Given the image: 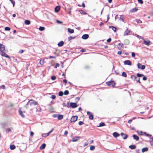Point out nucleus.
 <instances>
[{
	"instance_id": "61",
	"label": "nucleus",
	"mask_w": 153,
	"mask_h": 153,
	"mask_svg": "<svg viewBox=\"0 0 153 153\" xmlns=\"http://www.w3.org/2000/svg\"><path fill=\"white\" fill-rule=\"evenodd\" d=\"M76 101H79L80 100V97H77L75 98Z\"/></svg>"
},
{
	"instance_id": "58",
	"label": "nucleus",
	"mask_w": 153,
	"mask_h": 153,
	"mask_svg": "<svg viewBox=\"0 0 153 153\" xmlns=\"http://www.w3.org/2000/svg\"><path fill=\"white\" fill-rule=\"evenodd\" d=\"M149 143L152 146H153V140H150Z\"/></svg>"
},
{
	"instance_id": "9",
	"label": "nucleus",
	"mask_w": 153,
	"mask_h": 153,
	"mask_svg": "<svg viewBox=\"0 0 153 153\" xmlns=\"http://www.w3.org/2000/svg\"><path fill=\"white\" fill-rule=\"evenodd\" d=\"M121 135L123 137V139L124 140L126 139L128 137V135L125 134L123 133H121Z\"/></svg>"
},
{
	"instance_id": "28",
	"label": "nucleus",
	"mask_w": 153,
	"mask_h": 153,
	"mask_svg": "<svg viewBox=\"0 0 153 153\" xmlns=\"http://www.w3.org/2000/svg\"><path fill=\"white\" fill-rule=\"evenodd\" d=\"M109 28H111V29L114 32H116V28L114 27V26H109Z\"/></svg>"
},
{
	"instance_id": "29",
	"label": "nucleus",
	"mask_w": 153,
	"mask_h": 153,
	"mask_svg": "<svg viewBox=\"0 0 153 153\" xmlns=\"http://www.w3.org/2000/svg\"><path fill=\"white\" fill-rule=\"evenodd\" d=\"M137 77L139 78L140 77L143 76L144 75L139 73H137Z\"/></svg>"
},
{
	"instance_id": "16",
	"label": "nucleus",
	"mask_w": 153,
	"mask_h": 153,
	"mask_svg": "<svg viewBox=\"0 0 153 153\" xmlns=\"http://www.w3.org/2000/svg\"><path fill=\"white\" fill-rule=\"evenodd\" d=\"M19 114L23 118L25 116V115L23 114L22 111L19 109Z\"/></svg>"
},
{
	"instance_id": "55",
	"label": "nucleus",
	"mask_w": 153,
	"mask_h": 153,
	"mask_svg": "<svg viewBox=\"0 0 153 153\" xmlns=\"http://www.w3.org/2000/svg\"><path fill=\"white\" fill-rule=\"evenodd\" d=\"M58 114H54L52 115V117L54 118H56L57 117H58Z\"/></svg>"
},
{
	"instance_id": "46",
	"label": "nucleus",
	"mask_w": 153,
	"mask_h": 153,
	"mask_svg": "<svg viewBox=\"0 0 153 153\" xmlns=\"http://www.w3.org/2000/svg\"><path fill=\"white\" fill-rule=\"evenodd\" d=\"M141 67L140 69H141L142 70H143L145 68V65H141Z\"/></svg>"
},
{
	"instance_id": "8",
	"label": "nucleus",
	"mask_w": 153,
	"mask_h": 153,
	"mask_svg": "<svg viewBox=\"0 0 153 153\" xmlns=\"http://www.w3.org/2000/svg\"><path fill=\"white\" fill-rule=\"evenodd\" d=\"M1 52V53H0V54L2 56L7 57L8 58H10V57L7 54H6L5 52H4L3 51Z\"/></svg>"
},
{
	"instance_id": "44",
	"label": "nucleus",
	"mask_w": 153,
	"mask_h": 153,
	"mask_svg": "<svg viewBox=\"0 0 153 153\" xmlns=\"http://www.w3.org/2000/svg\"><path fill=\"white\" fill-rule=\"evenodd\" d=\"M118 45L121 48H123V44L122 43H119Z\"/></svg>"
},
{
	"instance_id": "48",
	"label": "nucleus",
	"mask_w": 153,
	"mask_h": 153,
	"mask_svg": "<svg viewBox=\"0 0 153 153\" xmlns=\"http://www.w3.org/2000/svg\"><path fill=\"white\" fill-rule=\"evenodd\" d=\"M48 134V133H47L46 134H42V136L43 137H46V136H48L49 135L47 134Z\"/></svg>"
},
{
	"instance_id": "50",
	"label": "nucleus",
	"mask_w": 153,
	"mask_h": 153,
	"mask_svg": "<svg viewBox=\"0 0 153 153\" xmlns=\"http://www.w3.org/2000/svg\"><path fill=\"white\" fill-rule=\"evenodd\" d=\"M6 131H7L8 132H10L11 131V128H8L6 129Z\"/></svg>"
},
{
	"instance_id": "45",
	"label": "nucleus",
	"mask_w": 153,
	"mask_h": 153,
	"mask_svg": "<svg viewBox=\"0 0 153 153\" xmlns=\"http://www.w3.org/2000/svg\"><path fill=\"white\" fill-rule=\"evenodd\" d=\"M56 76H52L51 77V79H52V80H55L56 79Z\"/></svg>"
},
{
	"instance_id": "31",
	"label": "nucleus",
	"mask_w": 153,
	"mask_h": 153,
	"mask_svg": "<svg viewBox=\"0 0 153 153\" xmlns=\"http://www.w3.org/2000/svg\"><path fill=\"white\" fill-rule=\"evenodd\" d=\"M44 59H41L40 61V63L41 65H43L44 63Z\"/></svg>"
},
{
	"instance_id": "17",
	"label": "nucleus",
	"mask_w": 153,
	"mask_h": 153,
	"mask_svg": "<svg viewBox=\"0 0 153 153\" xmlns=\"http://www.w3.org/2000/svg\"><path fill=\"white\" fill-rule=\"evenodd\" d=\"M133 137L134 139L137 141L139 140V137L135 134L133 135Z\"/></svg>"
},
{
	"instance_id": "1",
	"label": "nucleus",
	"mask_w": 153,
	"mask_h": 153,
	"mask_svg": "<svg viewBox=\"0 0 153 153\" xmlns=\"http://www.w3.org/2000/svg\"><path fill=\"white\" fill-rule=\"evenodd\" d=\"M131 78L133 80H135L136 81L138 82L140 84L141 83V82L140 81V78L137 77V76H135L134 75H132L131 76Z\"/></svg>"
},
{
	"instance_id": "43",
	"label": "nucleus",
	"mask_w": 153,
	"mask_h": 153,
	"mask_svg": "<svg viewBox=\"0 0 153 153\" xmlns=\"http://www.w3.org/2000/svg\"><path fill=\"white\" fill-rule=\"evenodd\" d=\"M0 88L1 89H4L5 88V86L4 85H2L0 86Z\"/></svg>"
},
{
	"instance_id": "63",
	"label": "nucleus",
	"mask_w": 153,
	"mask_h": 153,
	"mask_svg": "<svg viewBox=\"0 0 153 153\" xmlns=\"http://www.w3.org/2000/svg\"><path fill=\"white\" fill-rule=\"evenodd\" d=\"M147 78L146 76H143V80H147Z\"/></svg>"
},
{
	"instance_id": "52",
	"label": "nucleus",
	"mask_w": 153,
	"mask_h": 153,
	"mask_svg": "<svg viewBox=\"0 0 153 153\" xmlns=\"http://www.w3.org/2000/svg\"><path fill=\"white\" fill-rule=\"evenodd\" d=\"M11 2V3L13 4V7L14 6L15 2L13 1V0H9Z\"/></svg>"
},
{
	"instance_id": "35",
	"label": "nucleus",
	"mask_w": 153,
	"mask_h": 153,
	"mask_svg": "<svg viewBox=\"0 0 153 153\" xmlns=\"http://www.w3.org/2000/svg\"><path fill=\"white\" fill-rule=\"evenodd\" d=\"M95 149V147L94 146H91L90 147V150L92 151L94 150Z\"/></svg>"
},
{
	"instance_id": "11",
	"label": "nucleus",
	"mask_w": 153,
	"mask_h": 153,
	"mask_svg": "<svg viewBox=\"0 0 153 153\" xmlns=\"http://www.w3.org/2000/svg\"><path fill=\"white\" fill-rule=\"evenodd\" d=\"M80 138V137H75L72 139V141L76 142Z\"/></svg>"
},
{
	"instance_id": "39",
	"label": "nucleus",
	"mask_w": 153,
	"mask_h": 153,
	"mask_svg": "<svg viewBox=\"0 0 153 153\" xmlns=\"http://www.w3.org/2000/svg\"><path fill=\"white\" fill-rule=\"evenodd\" d=\"M136 36L137 37L138 39H142L143 40L144 39L143 37H142L141 36H140L139 35H136Z\"/></svg>"
},
{
	"instance_id": "56",
	"label": "nucleus",
	"mask_w": 153,
	"mask_h": 153,
	"mask_svg": "<svg viewBox=\"0 0 153 153\" xmlns=\"http://www.w3.org/2000/svg\"><path fill=\"white\" fill-rule=\"evenodd\" d=\"M139 3L141 4H142L143 3V1L142 0H137Z\"/></svg>"
},
{
	"instance_id": "42",
	"label": "nucleus",
	"mask_w": 153,
	"mask_h": 153,
	"mask_svg": "<svg viewBox=\"0 0 153 153\" xmlns=\"http://www.w3.org/2000/svg\"><path fill=\"white\" fill-rule=\"evenodd\" d=\"M136 21L138 24L141 23L142 22V21L139 19H137Z\"/></svg>"
},
{
	"instance_id": "37",
	"label": "nucleus",
	"mask_w": 153,
	"mask_h": 153,
	"mask_svg": "<svg viewBox=\"0 0 153 153\" xmlns=\"http://www.w3.org/2000/svg\"><path fill=\"white\" fill-rule=\"evenodd\" d=\"M45 27H40L39 29L40 31H43L45 30Z\"/></svg>"
},
{
	"instance_id": "13",
	"label": "nucleus",
	"mask_w": 153,
	"mask_h": 153,
	"mask_svg": "<svg viewBox=\"0 0 153 153\" xmlns=\"http://www.w3.org/2000/svg\"><path fill=\"white\" fill-rule=\"evenodd\" d=\"M32 101V102H30V105H38V103L37 102L34 101L33 100Z\"/></svg>"
},
{
	"instance_id": "33",
	"label": "nucleus",
	"mask_w": 153,
	"mask_h": 153,
	"mask_svg": "<svg viewBox=\"0 0 153 153\" xmlns=\"http://www.w3.org/2000/svg\"><path fill=\"white\" fill-rule=\"evenodd\" d=\"M122 75L124 77H126L127 76V74L126 73L124 72H123L122 73Z\"/></svg>"
},
{
	"instance_id": "12",
	"label": "nucleus",
	"mask_w": 153,
	"mask_h": 153,
	"mask_svg": "<svg viewBox=\"0 0 153 153\" xmlns=\"http://www.w3.org/2000/svg\"><path fill=\"white\" fill-rule=\"evenodd\" d=\"M89 37V35L87 34H85L82 35V38L84 39H86Z\"/></svg>"
},
{
	"instance_id": "22",
	"label": "nucleus",
	"mask_w": 153,
	"mask_h": 153,
	"mask_svg": "<svg viewBox=\"0 0 153 153\" xmlns=\"http://www.w3.org/2000/svg\"><path fill=\"white\" fill-rule=\"evenodd\" d=\"M68 32L71 33H74V30L70 28H68Z\"/></svg>"
},
{
	"instance_id": "32",
	"label": "nucleus",
	"mask_w": 153,
	"mask_h": 153,
	"mask_svg": "<svg viewBox=\"0 0 153 153\" xmlns=\"http://www.w3.org/2000/svg\"><path fill=\"white\" fill-rule=\"evenodd\" d=\"M143 134H145L146 136H148L150 137H151L152 136L151 135L149 134H147L146 132H144Z\"/></svg>"
},
{
	"instance_id": "15",
	"label": "nucleus",
	"mask_w": 153,
	"mask_h": 153,
	"mask_svg": "<svg viewBox=\"0 0 153 153\" xmlns=\"http://www.w3.org/2000/svg\"><path fill=\"white\" fill-rule=\"evenodd\" d=\"M60 6H57L55 8V11L56 12H57L60 10Z\"/></svg>"
},
{
	"instance_id": "23",
	"label": "nucleus",
	"mask_w": 153,
	"mask_h": 153,
	"mask_svg": "<svg viewBox=\"0 0 153 153\" xmlns=\"http://www.w3.org/2000/svg\"><path fill=\"white\" fill-rule=\"evenodd\" d=\"M148 148L147 147H145L143 148L142 149V152L143 153L145 152H147L148 151Z\"/></svg>"
},
{
	"instance_id": "14",
	"label": "nucleus",
	"mask_w": 153,
	"mask_h": 153,
	"mask_svg": "<svg viewBox=\"0 0 153 153\" xmlns=\"http://www.w3.org/2000/svg\"><path fill=\"white\" fill-rule=\"evenodd\" d=\"M114 82V81L111 80L108 82H106V84L108 86L111 85L112 84H113Z\"/></svg>"
},
{
	"instance_id": "27",
	"label": "nucleus",
	"mask_w": 153,
	"mask_h": 153,
	"mask_svg": "<svg viewBox=\"0 0 153 153\" xmlns=\"http://www.w3.org/2000/svg\"><path fill=\"white\" fill-rule=\"evenodd\" d=\"M80 13L81 14H83L84 15H85L87 14V13L85 12V11H83V10H80L79 11Z\"/></svg>"
},
{
	"instance_id": "41",
	"label": "nucleus",
	"mask_w": 153,
	"mask_h": 153,
	"mask_svg": "<svg viewBox=\"0 0 153 153\" xmlns=\"http://www.w3.org/2000/svg\"><path fill=\"white\" fill-rule=\"evenodd\" d=\"M4 29L6 31H9L10 30V28L9 27H7L5 28Z\"/></svg>"
},
{
	"instance_id": "40",
	"label": "nucleus",
	"mask_w": 153,
	"mask_h": 153,
	"mask_svg": "<svg viewBox=\"0 0 153 153\" xmlns=\"http://www.w3.org/2000/svg\"><path fill=\"white\" fill-rule=\"evenodd\" d=\"M64 94L65 95H67L69 94V91L68 90H65Z\"/></svg>"
},
{
	"instance_id": "26",
	"label": "nucleus",
	"mask_w": 153,
	"mask_h": 153,
	"mask_svg": "<svg viewBox=\"0 0 153 153\" xmlns=\"http://www.w3.org/2000/svg\"><path fill=\"white\" fill-rule=\"evenodd\" d=\"M63 118V115H58V119L59 120L62 119Z\"/></svg>"
},
{
	"instance_id": "20",
	"label": "nucleus",
	"mask_w": 153,
	"mask_h": 153,
	"mask_svg": "<svg viewBox=\"0 0 153 153\" xmlns=\"http://www.w3.org/2000/svg\"><path fill=\"white\" fill-rule=\"evenodd\" d=\"M46 146V144L45 143H43L40 147V149L41 150L45 148Z\"/></svg>"
},
{
	"instance_id": "62",
	"label": "nucleus",
	"mask_w": 153,
	"mask_h": 153,
	"mask_svg": "<svg viewBox=\"0 0 153 153\" xmlns=\"http://www.w3.org/2000/svg\"><path fill=\"white\" fill-rule=\"evenodd\" d=\"M49 58L50 59H52V58L55 59L56 58V56H50L49 57Z\"/></svg>"
},
{
	"instance_id": "47",
	"label": "nucleus",
	"mask_w": 153,
	"mask_h": 153,
	"mask_svg": "<svg viewBox=\"0 0 153 153\" xmlns=\"http://www.w3.org/2000/svg\"><path fill=\"white\" fill-rule=\"evenodd\" d=\"M59 63H56L54 66V68H56L57 67H59Z\"/></svg>"
},
{
	"instance_id": "6",
	"label": "nucleus",
	"mask_w": 153,
	"mask_h": 153,
	"mask_svg": "<svg viewBox=\"0 0 153 153\" xmlns=\"http://www.w3.org/2000/svg\"><path fill=\"white\" fill-rule=\"evenodd\" d=\"M124 64L125 65H131V62L129 60H126L124 62Z\"/></svg>"
},
{
	"instance_id": "34",
	"label": "nucleus",
	"mask_w": 153,
	"mask_h": 153,
	"mask_svg": "<svg viewBox=\"0 0 153 153\" xmlns=\"http://www.w3.org/2000/svg\"><path fill=\"white\" fill-rule=\"evenodd\" d=\"M63 94V93L62 91H60L59 93V96L60 97L62 96Z\"/></svg>"
},
{
	"instance_id": "3",
	"label": "nucleus",
	"mask_w": 153,
	"mask_h": 153,
	"mask_svg": "<svg viewBox=\"0 0 153 153\" xmlns=\"http://www.w3.org/2000/svg\"><path fill=\"white\" fill-rule=\"evenodd\" d=\"M78 117L76 116H73L71 119V122H75L77 120Z\"/></svg>"
},
{
	"instance_id": "25",
	"label": "nucleus",
	"mask_w": 153,
	"mask_h": 153,
	"mask_svg": "<svg viewBox=\"0 0 153 153\" xmlns=\"http://www.w3.org/2000/svg\"><path fill=\"white\" fill-rule=\"evenodd\" d=\"M10 148L11 150H13L16 148V146L14 145H11L10 146Z\"/></svg>"
},
{
	"instance_id": "2",
	"label": "nucleus",
	"mask_w": 153,
	"mask_h": 153,
	"mask_svg": "<svg viewBox=\"0 0 153 153\" xmlns=\"http://www.w3.org/2000/svg\"><path fill=\"white\" fill-rule=\"evenodd\" d=\"M87 114L89 115V119L92 120L93 119L94 117L93 114L91 112L88 111L87 112Z\"/></svg>"
},
{
	"instance_id": "49",
	"label": "nucleus",
	"mask_w": 153,
	"mask_h": 153,
	"mask_svg": "<svg viewBox=\"0 0 153 153\" xmlns=\"http://www.w3.org/2000/svg\"><path fill=\"white\" fill-rule=\"evenodd\" d=\"M137 67L139 69H140L141 67V65L140 63H138L137 64Z\"/></svg>"
},
{
	"instance_id": "19",
	"label": "nucleus",
	"mask_w": 153,
	"mask_h": 153,
	"mask_svg": "<svg viewBox=\"0 0 153 153\" xmlns=\"http://www.w3.org/2000/svg\"><path fill=\"white\" fill-rule=\"evenodd\" d=\"M64 44V42L63 41H61L59 42L58 44L59 47L62 46Z\"/></svg>"
},
{
	"instance_id": "4",
	"label": "nucleus",
	"mask_w": 153,
	"mask_h": 153,
	"mask_svg": "<svg viewBox=\"0 0 153 153\" xmlns=\"http://www.w3.org/2000/svg\"><path fill=\"white\" fill-rule=\"evenodd\" d=\"M5 49V46L3 45L0 43V51H4Z\"/></svg>"
},
{
	"instance_id": "59",
	"label": "nucleus",
	"mask_w": 153,
	"mask_h": 153,
	"mask_svg": "<svg viewBox=\"0 0 153 153\" xmlns=\"http://www.w3.org/2000/svg\"><path fill=\"white\" fill-rule=\"evenodd\" d=\"M111 38H109V39H108L107 40V42H110L111 41Z\"/></svg>"
},
{
	"instance_id": "30",
	"label": "nucleus",
	"mask_w": 153,
	"mask_h": 153,
	"mask_svg": "<svg viewBox=\"0 0 153 153\" xmlns=\"http://www.w3.org/2000/svg\"><path fill=\"white\" fill-rule=\"evenodd\" d=\"M105 125V124L103 122H101L99 124V126H98V127H102L103 126Z\"/></svg>"
},
{
	"instance_id": "36",
	"label": "nucleus",
	"mask_w": 153,
	"mask_h": 153,
	"mask_svg": "<svg viewBox=\"0 0 153 153\" xmlns=\"http://www.w3.org/2000/svg\"><path fill=\"white\" fill-rule=\"evenodd\" d=\"M75 38V37H73V36H69L68 38V40L69 41H70L71 39H74Z\"/></svg>"
},
{
	"instance_id": "57",
	"label": "nucleus",
	"mask_w": 153,
	"mask_h": 153,
	"mask_svg": "<svg viewBox=\"0 0 153 153\" xmlns=\"http://www.w3.org/2000/svg\"><path fill=\"white\" fill-rule=\"evenodd\" d=\"M56 22L58 24H62V22L60 21H59L58 20H56Z\"/></svg>"
},
{
	"instance_id": "7",
	"label": "nucleus",
	"mask_w": 153,
	"mask_h": 153,
	"mask_svg": "<svg viewBox=\"0 0 153 153\" xmlns=\"http://www.w3.org/2000/svg\"><path fill=\"white\" fill-rule=\"evenodd\" d=\"M70 106L73 108H75L77 106V104L74 102H71Z\"/></svg>"
},
{
	"instance_id": "21",
	"label": "nucleus",
	"mask_w": 153,
	"mask_h": 153,
	"mask_svg": "<svg viewBox=\"0 0 153 153\" xmlns=\"http://www.w3.org/2000/svg\"><path fill=\"white\" fill-rule=\"evenodd\" d=\"M129 147L131 149H136V146L134 145H131L129 146Z\"/></svg>"
},
{
	"instance_id": "38",
	"label": "nucleus",
	"mask_w": 153,
	"mask_h": 153,
	"mask_svg": "<svg viewBox=\"0 0 153 153\" xmlns=\"http://www.w3.org/2000/svg\"><path fill=\"white\" fill-rule=\"evenodd\" d=\"M137 10L138 9L137 8H134L132 9V10H131V11L132 12H136Z\"/></svg>"
},
{
	"instance_id": "54",
	"label": "nucleus",
	"mask_w": 153,
	"mask_h": 153,
	"mask_svg": "<svg viewBox=\"0 0 153 153\" xmlns=\"http://www.w3.org/2000/svg\"><path fill=\"white\" fill-rule=\"evenodd\" d=\"M84 123L83 122L80 121L79 122V125L80 126L82 125Z\"/></svg>"
},
{
	"instance_id": "64",
	"label": "nucleus",
	"mask_w": 153,
	"mask_h": 153,
	"mask_svg": "<svg viewBox=\"0 0 153 153\" xmlns=\"http://www.w3.org/2000/svg\"><path fill=\"white\" fill-rule=\"evenodd\" d=\"M88 144V142L86 143H85L84 145H83L84 147H85L87 146Z\"/></svg>"
},
{
	"instance_id": "51",
	"label": "nucleus",
	"mask_w": 153,
	"mask_h": 153,
	"mask_svg": "<svg viewBox=\"0 0 153 153\" xmlns=\"http://www.w3.org/2000/svg\"><path fill=\"white\" fill-rule=\"evenodd\" d=\"M56 96L55 95H52L51 97V98L53 99H54L56 98Z\"/></svg>"
},
{
	"instance_id": "5",
	"label": "nucleus",
	"mask_w": 153,
	"mask_h": 153,
	"mask_svg": "<svg viewBox=\"0 0 153 153\" xmlns=\"http://www.w3.org/2000/svg\"><path fill=\"white\" fill-rule=\"evenodd\" d=\"M143 40L144 41V42L143 43V44L147 46H149L150 45V41L149 40H146L144 39Z\"/></svg>"
},
{
	"instance_id": "10",
	"label": "nucleus",
	"mask_w": 153,
	"mask_h": 153,
	"mask_svg": "<svg viewBox=\"0 0 153 153\" xmlns=\"http://www.w3.org/2000/svg\"><path fill=\"white\" fill-rule=\"evenodd\" d=\"M130 32V31L128 30V28H127L124 33L123 36H125L128 35Z\"/></svg>"
},
{
	"instance_id": "60",
	"label": "nucleus",
	"mask_w": 153,
	"mask_h": 153,
	"mask_svg": "<svg viewBox=\"0 0 153 153\" xmlns=\"http://www.w3.org/2000/svg\"><path fill=\"white\" fill-rule=\"evenodd\" d=\"M131 56L132 57H134L135 56V54L134 53L132 52L131 53Z\"/></svg>"
},
{
	"instance_id": "24",
	"label": "nucleus",
	"mask_w": 153,
	"mask_h": 153,
	"mask_svg": "<svg viewBox=\"0 0 153 153\" xmlns=\"http://www.w3.org/2000/svg\"><path fill=\"white\" fill-rule=\"evenodd\" d=\"M30 20H26L25 21V24L26 25H29L30 24Z\"/></svg>"
},
{
	"instance_id": "53",
	"label": "nucleus",
	"mask_w": 153,
	"mask_h": 153,
	"mask_svg": "<svg viewBox=\"0 0 153 153\" xmlns=\"http://www.w3.org/2000/svg\"><path fill=\"white\" fill-rule=\"evenodd\" d=\"M90 68V66L88 65H86L84 67V68L86 69H89Z\"/></svg>"
},
{
	"instance_id": "18",
	"label": "nucleus",
	"mask_w": 153,
	"mask_h": 153,
	"mask_svg": "<svg viewBox=\"0 0 153 153\" xmlns=\"http://www.w3.org/2000/svg\"><path fill=\"white\" fill-rule=\"evenodd\" d=\"M113 136L115 137H117L120 136V134L117 132H114L113 133Z\"/></svg>"
}]
</instances>
